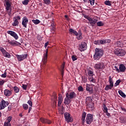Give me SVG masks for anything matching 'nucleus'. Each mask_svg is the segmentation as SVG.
Masks as SVG:
<instances>
[{
    "mask_svg": "<svg viewBox=\"0 0 126 126\" xmlns=\"http://www.w3.org/2000/svg\"><path fill=\"white\" fill-rule=\"evenodd\" d=\"M103 55H104V51L102 49L96 48L93 57L94 60L99 61L103 57Z\"/></svg>",
    "mask_w": 126,
    "mask_h": 126,
    "instance_id": "1",
    "label": "nucleus"
},
{
    "mask_svg": "<svg viewBox=\"0 0 126 126\" xmlns=\"http://www.w3.org/2000/svg\"><path fill=\"white\" fill-rule=\"evenodd\" d=\"M12 4V2L11 0H4V6L5 8L6 11L9 16L11 15V11L12 9H11V5Z\"/></svg>",
    "mask_w": 126,
    "mask_h": 126,
    "instance_id": "2",
    "label": "nucleus"
},
{
    "mask_svg": "<svg viewBox=\"0 0 126 126\" xmlns=\"http://www.w3.org/2000/svg\"><path fill=\"white\" fill-rule=\"evenodd\" d=\"M109 43H111L110 39H100L95 40L94 41V44L95 45H104V44H108Z\"/></svg>",
    "mask_w": 126,
    "mask_h": 126,
    "instance_id": "3",
    "label": "nucleus"
},
{
    "mask_svg": "<svg viewBox=\"0 0 126 126\" xmlns=\"http://www.w3.org/2000/svg\"><path fill=\"white\" fill-rule=\"evenodd\" d=\"M126 51L124 49L117 48L114 50V54L119 57H124L126 55Z\"/></svg>",
    "mask_w": 126,
    "mask_h": 126,
    "instance_id": "4",
    "label": "nucleus"
},
{
    "mask_svg": "<svg viewBox=\"0 0 126 126\" xmlns=\"http://www.w3.org/2000/svg\"><path fill=\"white\" fill-rule=\"evenodd\" d=\"M94 68L97 70H102L105 68V64L103 62L97 63L95 64Z\"/></svg>",
    "mask_w": 126,
    "mask_h": 126,
    "instance_id": "5",
    "label": "nucleus"
},
{
    "mask_svg": "<svg viewBox=\"0 0 126 126\" xmlns=\"http://www.w3.org/2000/svg\"><path fill=\"white\" fill-rule=\"evenodd\" d=\"M66 98H69L70 99H75L76 97V94L73 91H68L65 94Z\"/></svg>",
    "mask_w": 126,
    "mask_h": 126,
    "instance_id": "6",
    "label": "nucleus"
},
{
    "mask_svg": "<svg viewBox=\"0 0 126 126\" xmlns=\"http://www.w3.org/2000/svg\"><path fill=\"white\" fill-rule=\"evenodd\" d=\"M64 117L67 123H72V122H73V119L70 117V114L67 112H65L64 114Z\"/></svg>",
    "mask_w": 126,
    "mask_h": 126,
    "instance_id": "7",
    "label": "nucleus"
},
{
    "mask_svg": "<svg viewBox=\"0 0 126 126\" xmlns=\"http://www.w3.org/2000/svg\"><path fill=\"white\" fill-rule=\"evenodd\" d=\"M16 57L19 62H22V61H24V60L27 59L28 57V54H22V55H16Z\"/></svg>",
    "mask_w": 126,
    "mask_h": 126,
    "instance_id": "8",
    "label": "nucleus"
},
{
    "mask_svg": "<svg viewBox=\"0 0 126 126\" xmlns=\"http://www.w3.org/2000/svg\"><path fill=\"white\" fill-rule=\"evenodd\" d=\"M92 122H93V115L91 114H88L86 117V124L91 125Z\"/></svg>",
    "mask_w": 126,
    "mask_h": 126,
    "instance_id": "9",
    "label": "nucleus"
},
{
    "mask_svg": "<svg viewBox=\"0 0 126 126\" xmlns=\"http://www.w3.org/2000/svg\"><path fill=\"white\" fill-rule=\"evenodd\" d=\"M0 51L1 52L3 57L5 58H8V59H10L11 58V56L8 52H6V50H4V48L3 47H0Z\"/></svg>",
    "mask_w": 126,
    "mask_h": 126,
    "instance_id": "10",
    "label": "nucleus"
},
{
    "mask_svg": "<svg viewBox=\"0 0 126 126\" xmlns=\"http://www.w3.org/2000/svg\"><path fill=\"white\" fill-rule=\"evenodd\" d=\"M9 105L8 102L5 101L3 99H2L0 103V110H3L4 108L7 107Z\"/></svg>",
    "mask_w": 126,
    "mask_h": 126,
    "instance_id": "11",
    "label": "nucleus"
},
{
    "mask_svg": "<svg viewBox=\"0 0 126 126\" xmlns=\"http://www.w3.org/2000/svg\"><path fill=\"white\" fill-rule=\"evenodd\" d=\"M7 34L15 38V40H18V35H17V33L12 31H8L7 32Z\"/></svg>",
    "mask_w": 126,
    "mask_h": 126,
    "instance_id": "12",
    "label": "nucleus"
},
{
    "mask_svg": "<svg viewBox=\"0 0 126 126\" xmlns=\"http://www.w3.org/2000/svg\"><path fill=\"white\" fill-rule=\"evenodd\" d=\"M87 49V44L85 42H82L79 46V50L81 52H83Z\"/></svg>",
    "mask_w": 126,
    "mask_h": 126,
    "instance_id": "13",
    "label": "nucleus"
},
{
    "mask_svg": "<svg viewBox=\"0 0 126 126\" xmlns=\"http://www.w3.org/2000/svg\"><path fill=\"white\" fill-rule=\"evenodd\" d=\"M48 59V49L46 50L45 54H44L43 57L42 58V63H43V66H45V64H46V63H47Z\"/></svg>",
    "mask_w": 126,
    "mask_h": 126,
    "instance_id": "14",
    "label": "nucleus"
},
{
    "mask_svg": "<svg viewBox=\"0 0 126 126\" xmlns=\"http://www.w3.org/2000/svg\"><path fill=\"white\" fill-rule=\"evenodd\" d=\"M40 121L42 124H48V125H51V124H52V121L51 120L43 117L40 118Z\"/></svg>",
    "mask_w": 126,
    "mask_h": 126,
    "instance_id": "15",
    "label": "nucleus"
},
{
    "mask_svg": "<svg viewBox=\"0 0 126 126\" xmlns=\"http://www.w3.org/2000/svg\"><path fill=\"white\" fill-rule=\"evenodd\" d=\"M28 18L26 17H24L22 19V24L25 28H27V24L28 23Z\"/></svg>",
    "mask_w": 126,
    "mask_h": 126,
    "instance_id": "16",
    "label": "nucleus"
},
{
    "mask_svg": "<svg viewBox=\"0 0 126 126\" xmlns=\"http://www.w3.org/2000/svg\"><path fill=\"white\" fill-rule=\"evenodd\" d=\"M102 110L103 112H104L106 114V116H107L108 117H111V114H110V113L108 112V108L107 107V106H106V104H103Z\"/></svg>",
    "mask_w": 126,
    "mask_h": 126,
    "instance_id": "17",
    "label": "nucleus"
},
{
    "mask_svg": "<svg viewBox=\"0 0 126 126\" xmlns=\"http://www.w3.org/2000/svg\"><path fill=\"white\" fill-rule=\"evenodd\" d=\"M9 44L12 46H21V43L20 42H17L15 40H12L11 41H8Z\"/></svg>",
    "mask_w": 126,
    "mask_h": 126,
    "instance_id": "18",
    "label": "nucleus"
},
{
    "mask_svg": "<svg viewBox=\"0 0 126 126\" xmlns=\"http://www.w3.org/2000/svg\"><path fill=\"white\" fill-rule=\"evenodd\" d=\"M69 34H70L71 35H75V36H78L77 32L71 28L69 30Z\"/></svg>",
    "mask_w": 126,
    "mask_h": 126,
    "instance_id": "19",
    "label": "nucleus"
},
{
    "mask_svg": "<svg viewBox=\"0 0 126 126\" xmlns=\"http://www.w3.org/2000/svg\"><path fill=\"white\" fill-rule=\"evenodd\" d=\"M86 90L89 92L90 94H92V93H93V88L91 87L90 84H87Z\"/></svg>",
    "mask_w": 126,
    "mask_h": 126,
    "instance_id": "20",
    "label": "nucleus"
},
{
    "mask_svg": "<svg viewBox=\"0 0 126 126\" xmlns=\"http://www.w3.org/2000/svg\"><path fill=\"white\" fill-rule=\"evenodd\" d=\"M11 94H12V92L11 91H9L8 89H5L4 91V95H5V96L9 97Z\"/></svg>",
    "mask_w": 126,
    "mask_h": 126,
    "instance_id": "21",
    "label": "nucleus"
},
{
    "mask_svg": "<svg viewBox=\"0 0 126 126\" xmlns=\"http://www.w3.org/2000/svg\"><path fill=\"white\" fill-rule=\"evenodd\" d=\"M119 72H125L126 68L125 65L121 64L119 66Z\"/></svg>",
    "mask_w": 126,
    "mask_h": 126,
    "instance_id": "22",
    "label": "nucleus"
},
{
    "mask_svg": "<svg viewBox=\"0 0 126 126\" xmlns=\"http://www.w3.org/2000/svg\"><path fill=\"white\" fill-rule=\"evenodd\" d=\"M97 20L95 19H92L90 22H88V24L91 26H95V24L97 23Z\"/></svg>",
    "mask_w": 126,
    "mask_h": 126,
    "instance_id": "23",
    "label": "nucleus"
},
{
    "mask_svg": "<svg viewBox=\"0 0 126 126\" xmlns=\"http://www.w3.org/2000/svg\"><path fill=\"white\" fill-rule=\"evenodd\" d=\"M85 118H86V112H83L82 114V125H84V123H85Z\"/></svg>",
    "mask_w": 126,
    "mask_h": 126,
    "instance_id": "24",
    "label": "nucleus"
},
{
    "mask_svg": "<svg viewBox=\"0 0 126 126\" xmlns=\"http://www.w3.org/2000/svg\"><path fill=\"white\" fill-rule=\"evenodd\" d=\"M71 99V98L66 97L64 100V103H65V105H69L70 102H71V100H70Z\"/></svg>",
    "mask_w": 126,
    "mask_h": 126,
    "instance_id": "25",
    "label": "nucleus"
},
{
    "mask_svg": "<svg viewBox=\"0 0 126 126\" xmlns=\"http://www.w3.org/2000/svg\"><path fill=\"white\" fill-rule=\"evenodd\" d=\"M13 21L14 22L12 23L13 26H17L18 24H19V22H18V20L17 19H16V17L13 18Z\"/></svg>",
    "mask_w": 126,
    "mask_h": 126,
    "instance_id": "26",
    "label": "nucleus"
},
{
    "mask_svg": "<svg viewBox=\"0 0 126 126\" xmlns=\"http://www.w3.org/2000/svg\"><path fill=\"white\" fill-rule=\"evenodd\" d=\"M113 87H114V86L112 85H106L104 88V90H105V91H109V90H112Z\"/></svg>",
    "mask_w": 126,
    "mask_h": 126,
    "instance_id": "27",
    "label": "nucleus"
},
{
    "mask_svg": "<svg viewBox=\"0 0 126 126\" xmlns=\"http://www.w3.org/2000/svg\"><path fill=\"white\" fill-rule=\"evenodd\" d=\"M108 78V82H109L110 85L114 86V80H113V78H112V76H109Z\"/></svg>",
    "mask_w": 126,
    "mask_h": 126,
    "instance_id": "28",
    "label": "nucleus"
},
{
    "mask_svg": "<svg viewBox=\"0 0 126 126\" xmlns=\"http://www.w3.org/2000/svg\"><path fill=\"white\" fill-rule=\"evenodd\" d=\"M62 103H63V97L59 96V97H58V106H59V107H61V105H62Z\"/></svg>",
    "mask_w": 126,
    "mask_h": 126,
    "instance_id": "29",
    "label": "nucleus"
},
{
    "mask_svg": "<svg viewBox=\"0 0 126 126\" xmlns=\"http://www.w3.org/2000/svg\"><path fill=\"white\" fill-rule=\"evenodd\" d=\"M51 32H55L56 31V26L54 24V22L52 23V24L51 25Z\"/></svg>",
    "mask_w": 126,
    "mask_h": 126,
    "instance_id": "30",
    "label": "nucleus"
},
{
    "mask_svg": "<svg viewBox=\"0 0 126 126\" xmlns=\"http://www.w3.org/2000/svg\"><path fill=\"white\" fill-rule=\"evenodd\" d=\"M118 93H119V95H120V96H121V97H123V98H126V94H124V92H123V91H122V90H119L118 91Z\"/></svg>",
    "mask_w": 126,
    "mask_h": 126,
    "instance_id": "31",
    "label": "nucleus"
},
{
    "mask_svg": "<svg viewBox=\"0 0 126 126\" xmlns=\"http://www.w3.org/2000/svg\"><path fill=\"white\" fill-rule=\"evenodd\" d=\"M88 107L89 108H91L92 110H93L94 109V103L93 102H90L89 103H87Z\"/></svg>",
    "mask_w": 126,
    "mask_h": 126,
    "instance_id": "32",
    "label": "nucleus"
},
{
    "mask_svg": "<svg viewBox=\"0 0 126 126\" xmlns=\"http://www.w3.org/2000/svg\"><path fill=\"white\" fill-rule=\"evenodd\" d=\"M90 82H92L93 83H96V79H94L93 77H89L88 78Z\"/></svg>",
    "mask_w": 126,
    "mask_h": 126,
    "instance_id": "33",
    "label": "nucleus"
},
{
    "mask_svg": "<svg viewBox=\"0 0 126 126\" xmlns=\"http://www.w3.org/2000/svg\"><path fill=\"white\" fill-rule=\"evenodd\" d=\"M92 102V98H91V97L90 96L87 97L86 103L87 104H88L89 103H91Z\"/></svg>",
    "mask_w": 126,
    "mask_h": 126,
    "instance_id": "34",
    "label": "nucleus"
},
{
    "mask_svg": "<svg viewBox=\"0 0 126 126\" xmlns=\"http://www.w3.org/2000/svg\"><path fill=\"white\" fill-rule=\"evenodd\" d=\"M88 74L90 77H93L94 75V71L90 70L88 72Z\"/></svg>",
    "mask_w": 126,
    "mask_h": 126,
    "instance_id": "35",
    "label": "nucleus"
},
{
    "mask_svg": "<svg viewBox=\"0 0 126 126\" xmlns=\"http://www.w3.org/2000/svg\"><path fill=\"white\" fill-rule=\"evenodd\" d=\"M32 22H33V23H34V24H35V25H37V24H40V23L41 22V21H40V20H38V19H36V20H32Z\"/></svg>",
    "mask_w": 126,
    "mask_h": 126,
    "instance_id": "36",
    "label": "nucleus"
},
{
    "mask_svg": "<svg viewBox=\"0 0 126 126\" xmlns=\"http://www.w3.org/2000/svg\"><path fill=\"white\" fill-rule=\"evenodd\" d=\"M104 3L106 5H108L109 6H112V1H110V0H106L104 2Z\"/></svg>",
    "mask_w": 126,
    "mask_h": 126,
    "instance_id": "37",
    "label": "nucleus"
},
{
    "mask_svg": "<svg viewBox=\"0 0 126 126\" xmlns=\"http://www.w3.org/2000/svg\"><path fill=\"white\" fill-rule=\"evenodd\" d=\"M77 39L78 40H81V39H82V33H81V32H79V33H78V36H77Z\"/></svg>",
    "mask_w": 126,
    "mask_h": 126,
    "instance_id": "38",
    "label": "nucleus"
},
{
    "mask_svg": "<svg viewBox=\"0 0 126 126\" xmlns=\"http://www.w3.org/2000/svg\"><path fill=\"white\" fill-rule=\"evenodd\" d=\"M122 82V81L120 79H119L116 81V83L114 84L115 87H117V86L120 85V83Z\"/></svg>",
    "mask_w": 126,
    "mask_h": 126,
    "instance_id": "39",
    "label": "nucleus"
},
{
    "mask_svg": "<svg viewBox=\"0 0 126 126\" xmlns=\"http://www.w3.org/2000/svg\"><path fill=\"white\" fill-rule=\"evenodd\" d=\"M82 80L84 83H86L87 82V77L85 76H82Z\"/></svg>",
    "mask_w": 126,
    "mask_h": 126,
    "instance_id": "40",
    "label": "nucleus"
},
{
    "mask_svg": "<svg viewBox=\"0 0 126 126\" xmlns=\"http://www.w3.org/2000/svg\"><path fill=\"white\" fill-rule=\"evenodd\" d=\"M12 120V117H11V116H9V117L7 118V120H6V121H5V123H9V124H10V122H11Z\"/></svg>",
    "mask_w": 126,
    "mask_h": 126,
    "instance_id": "41",
    "label": "nucleus"
},
{
    "mask_svg": "<svg viewBox=\"0 0 126 126\" xmlns=\"http://www.w3.org/2000/svg\"><path fill=\"white\" fill-rule=\"evenodd\" d=\"M115 44L117 47H123V43L121 41L116 42Z\"/></svg>",
    "mask_w": 126,
    "mask_h": 126,
    "instance_id": "42",
    "label": "nucleus"
},
{
    "mask_svg": "<svg viewBox=\"0 0 126 126\" xmlns=\"http://www.w3.org/2000/svg\"><path fill=\"white\" fill-rule=\"evenodd\" d=\"M13 89H14V91L15 93H18V92H19V91H20L19 88L18 87H17V86H15L13 88Z\"/></svg>",
    "mask_w": 126,
    "mask_h": 126,
    "instance_id": "43",
    "label": "nucleus"
},
{
    "mask_svg": "<svg viewBox=\"0 0 126 126\" xmlns=\"http://www.w3.org/2000/svg\"><path fill=\"white\" fill-rule=\"evenodd\" d=\"M96 25L99 27H101V26H104V23H103V22H102L101 21H99L96 23Z\"/></svg>",
    "mask_w": 126,
    "mask_h": 126,
    "instance_id": "44",
    "label": "nucleus"
},
{
    "mask_svg": "<svg viewBox=\"0 0 126 126\" xmlns=\"http://www.w3.org/2000/svg\"><path fill=\"white\" fill-rule=\"evenodd\" d=\"M78 90L79 92H83V91H84V89H83L82 86H80L78 87Z\"/></svg>",
    "mask_w": 126,
    "mask_h": 126,
    "instance_id": "45",
    "label": "nucleus"
},
{
    "mask_svg": "<svg viewBox=\"0 0 126 126\" xmlns=\"http://www.w3.org/2000/svg\"><path fill=\"white\" fill-rule=\"evenodd\" d=\"M71 59H72V60L73 61V62H74V61H77V57L76 56V55H72V56H71Z\"/></svg>",
    "mask_w": 126,
    "mask_h": 126,
    "instance_id": "46",
    "label": "nucleus"
},
{
    "mask_svg": "<svg viewBox=\"0 0 126 126\" xmlns=\"http://www.w3.org/2000/svg\"><path fill=\"white\" fill-rule=\"evenodd\" d=\"M29 2V0H24L22 1V3L24 5H27L28 4V3Z\"/></svg>",
    "mask_w": 126,
    "mask_h": 126,
    "instance_id": "47",
    "label": "nucleus"
},
{
    "mask_svg": "<svg viewBox=\"0 0 126 126\" xmlns=\"http://www.w3.org/2000/svg\"><path fill=\"white\" fill-rule=\"evenodd\" d=\"M28 104H23V108L24 110H28Z\"/></svg>",
    "mask_w": 126,
    "mask_h": 126,
    "instance_id": "48",
    "label": "nucleus"
},
{
    "mask_svg": "<svg viewBox=\"0 0 126 126\" xmlns=\"http://www.w3.org/2000/svg\"><path fill=\"white\" fill-rule=\"evenodd\" d=\"M43 1L45 4H50L51 3V0H43Z\"/></svg>",
    "mask_w": 126,
    "mask_h": 126,
    "instance_id": "49",
    "label": "nucleus"
},
{
    "mask_svg": "<svg viewBox=\"0 0 126 126\" xmlns=\"http://www.w3.org/2000/svg\"><path fill=\"white\" fill-rule=\"evenodd\" d=\"M54 99L53 101L56 104H57V99H58V96H56V95H53Z\"/></svg>",
    "mask_w": 126,
    "mask_h": 126,
    "instance_id": "50",
    "label": "nucleus"
},
{
    "mask_svg": "<svg viewBox=\"0 0 126 126\" xmlns=\"http://www.w3.org/2000/svg\"><path fill=\"white\" fill-rule=\"evenodd\" d=\"M1 76L3 78H5V77H6V71H5L4 73L2 74Z\"/></svg>",
    "mask_w": 126,
    "mask_h": 126,
    "instance_id": "51",
    "label": "nucleus"
},
{
    "mask_svg": "<svg viewBox=\"0 0 126 126\" xmlns=\"http://www.w3.org/2000/svg\"><path fill=\"white\" fill-rule=\"evenodd\" d=\"M3 126H11V124L4 122Z\"/></svg>",
    "mask_w": 126,
    "mask_h": 126,
    "instance_id": "52",
    "label": "nucleus"
},
{
    "mask_svg": "<svg viewBox=\"0 0 126 126\" xmlns=\"http://www.w3.org/2000/svg\"><path fill=\"white\" fill-rule=\"evenodd\" d=\"M90 3L91 5H94V3H95V0H90Z\"/></svg>",
    "mask_w": 126,
    "mask_h": 126,
    "instance_id": "53",
    "label": "nucleus"
},
{
    "mask_svg": "<svg viewBox=\"0 0 126 126\" xmlns=\"http://www.w3.org/2000/svg\"><path fill=\"white\" fill-rule=\"evenodd\" d=\"M23 89L24 90H27V85L25 84H23L22 85Z\"/></svg>",
    "mask_w": 126,
    "mask_h": 126,
    "instance_id": "54",
    "label": "nucleus"
},
{
    "mask_svg": "<svg viewBox=\"0 0 126 126\" xmlns=\"http://www.w3.org/2000/svg\"><path fill=\"white\" fill-rule=\"evenodd\" d=\"M28 104L31 106L32 107L33 104L32 103V101L31 100H29L28 101Z\"/></svg>",
    "mask_w": 126,
    "mask_h": 126,
    "instance_id": "55",
    "label": "nucleus"
},
{
    "mask_svg": "<svg viewBox=\"0 0 126 126\" xmlns=\"http://www.w3.org/2000/svg\"><path fill=\"white\" fill-rule=\"evenodd\" d=\"M3 84H4V80H0V86H2Z\"/></svg>",
    "mask_w": 126,
    "mask_h": 126,
    "instance_id": "56",
    "label": "nucleus"
},
{
    "mask_svg": "<svg viewBox=\"0 0 126 126\" xmlns=\"http://www.w3.org/2000/svg\"><path fill=\"white\" fill-rule=\"evenodd\" d=\"M64 65H65V63H63V64H62V66H61V70H63V69H64Z\"/></svg>",
    "mask_w": 126,
    "mask_h": 126,
    "instance_id": "57",
    "label": "nucleus"
},
{
    "mask_svg": "<svg viewBox=\"0 0 126 126\" xmlns=\"http://www.w3.org/2000/svg\"><path fill=\"white\" fill-rule=\"evenodd\" d=\"M114 68L116 69L117 72L120 73V69H119V68L117 66H115Z\"/></svg>",
    "mask_w": 126,
    "mask_h": 126,
    "instance_id": "58",
    "label": "nucleus"
},
{
    "mask_svg": "<svg viewBox=\"0 0 126 126\" xmlns=\"http://www.w3.org/2000/svg\"><path fill=\"white\" fill-rule=\"evenodd\" d=\"M86 18H87V19L88 20H89V22H90V21L93 19L92 18H91L90 17H88V16H87V17H86Z\"/></svg>",
    "mask_w": 126,
    "mask_h": 126,
    "instance_id": "59",
    "label": "nucleus"
},
{
    "mask_svg": "<svg viewBox=\"0 0 126 126\" xmlns=\"http://www.w3.org/2000/svg\"><path fill=\"white\" fill-rule=\"evenodd\" d=\"M16 17V19L18 20H20V19H21L20 16H17V17Z\"/></svg>",
    "mask_w": 126,
    "mask_h": 126,
    "instance_id": "60",
    "label": "nucleus"
},
{
    "mask_svg": "<svg viewBox=\"0 0 126 126\" xmlns=\"http://www.w3.org/2000/svg\"><path fill=\"white\" fill-rule=\"evenodd\" d=\"M121 109L122 111H123V112H126V108L121 107Z\"/></svg>",
    "mask_w": 126,
    "mask_h": 126,
    "instance_id": "61",
    "label": "nucleus"
},
{
    "mask_svg": "<svg viewBox=\"0 0 126 126\" xmlns=\"http://www.w3.org/2000/svg\"><path fill=\"white\" fill-rule=\"evenodd\" d=\"M32 110V106L29 107L28 113H30V112H31V110Z\"/></svg>",
    "mask_w": 126,
    "mask_h": 126,
    "instance_id": "62",
    "label": "nucleus"
},
{
    "mask_svg": "<svg viewBox=\"0 0 126 126\" xmlns=\"http://www.w3.org/2000/svg\"><path fill=\"white\" fill-rule=\"evenodd\" d=\"M8 111L11 110V105H9V106L8 107Z\"/></svg>",
    "mask_w": 126,
    "mask_h": 126,
    "instance_id": "63",
    "label": "nucleus"
},
{
    "mask_svg": "<svg viewBox=\"0 0 126 126\" xmlns=\"http://www.w3.org/2000/svg\"><path fill=\"white\" fill-rule=\"evenodd\" d=\"M61 75L63 77V71L61 70Z\"/></svg>",
    "mask_w": 126,
    "mask_h": 126,
    "instance_id": "64",
    "label": "nucleus"
}]
</instances>
